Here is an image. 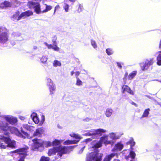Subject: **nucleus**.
<instances>
[{"mask_svg":"<svg viewBox=\"0 0 161 161\" xmlns=\"http://www.w3.org/2000/svg\"><path fill=\"white\" fill-rule=\"evenodd\" d=\"M0 132L7 135H8L9 132H10L20 137H25L17 129L10 126L7 122L1 120H0Z\"/></svg>","mask_w":161,"mask_h":161,"instance_id":"1","label":"nucleus"},{"mask_svg":"<svg viewBox=\"0 0 161 161\" xmlns=\"http://www.w3.org/2000/svg\"><path fill=\"white\" fill-rule=\"evenodd\" d=\"M75 147V146L67 147L60 145L58 147H53L49 149L48 154V156H50L55 155L57 153L58 157H61L63 154L67 153L69 150Z\"/></svg>","mask_w":161,"mask_h":161,"instance_id":"2","label":"nucleus"},{"mask_svg":"<svg viewBox=\"0 0 161 161\" xmlns=\"http://www.w3.org/2000/svg\"><path fill=\"white\" fill-rule=\"evenodd\" d=\"M15 144V141L11 140L8 136L0 135V148L5 149L7 147L14 148Z\"/></svg>","mask_w":161,"mask_h":161,"instance_id":"3","label":"nucleus"},{"mask_svg":"<svg viewBox=\"0 0 161 161\" xmlns=\"http://www.w3.org/2000/svg\"><path fill=\"white\" fill-rule=\"evenodd\" d=\"M103 155L96 152H92L87 155L86 161H101Z\"/></svg>","mask_w":161,"mask_h":161,"instance_id":"4","label":"nucleus"},{"mask_svg":"<svg viewBox=\"0 0 161 161\" xmlns=\"http://www.w3.org/2000/svg\"><path fill=\"white\" fill-rule=\"evenodd\" d=\"M8 31L7 29L3 27H0V43H4L8 40Z\"/></svg>","mask_w":161,"mask_h":161,"instance_id":"5","label":"nucleus"},{"mask_svg":"<svg viewBox=\"0 0 161 161\" xmlns=\"http://www.w3.org/2000/svg\"><path fill=\"white\" fill-rule=\"evenodd\" d=\"M103 143L105 145L109 144L113 145L114 144V142L113 141H110L108 140V136H104L101 137L100 141L96 144L95 145V148H98L101 147L102 146V144Z\"/></svg>","mask_w":161,"mask_h":161,"instance_id":"6","label":"nucleus"},{"mask_svg":"<svg viewBox=\"0 0 161 161\" xmlns=\"http://www.w3.org/2000/svg\"><path fill=\"white\" fill-rule=\"evenodd\" d=\"M28 5L30 8H34L35 11L37 14L42 13V8H41L40 5L38 3L30 1L28 3Z\"/></svg>","mask_w":161,"mask_h":161,"instance_id":"7","label":"nucleus"},{"mask_svg":"<svg viewBox=\"0 0 161 161\" xmlns=\"http://www.w3.org/2000/svg\"><path fill=\"white\" fill-rule=\"evenodd\" d=\"M70 136L73 137L75 138V139H78L79 140H68L65 141L64 143V145H68L69 144H75L77 143L80 141V139L81 138V137L78 134H75L74 133H72L70 134Z\"/></svg>","mask_w":161,"mask_h":161,"instance_id":"8","label":"nucleus"},{"mask_svg":"<svg viewBox=\"0 0 161 161\" xmlns=\"http://www.w3.org/2000/svg\"><path fill=\"white\" fill-rule=\"evenodd\" d=\"M153 63V58L151 59L150 60H147L144 62L140 64L142 69L144 71L147 70L149 67L152 65Z\"/></svg>","mask_w":161,"mask_h":161,"instance_id":"9","label":"nucleus"},{"mask_svg":"<svg viewBox=\"0 0 161 161\" xmlns=\"http://www.w3.org/2000/svg\"><path fill=\"white\" fill-rule=\"evenodd\" d=\"M47 85L49 88L51 95L53 94L56 90V86L53 81L49 78H47Z\"/></svg>","mask_w":161,"mask_h":161,"instance_id":"10","label":"nucleus"},{"mask_svg":"<svg viewBox=\"0 0 161 161\" xmlns=\"http://www.w3.org/2000/svg\"><path fill=\"white\" fill-rule=\"evenodd\" d=\"M3 117L10 124L13 125L17 123V120L16 118L11 115H4Z\"/></svg>","mask_w":161,"mask_h":161,"instance_id":"11","label":"nucleus"},{"mask_svg":"<svg viewBox=\"0 0 161 161\" xmlns=\"http://www.w3.org/2000/svg\"><path fill=\"white\" fill-rule=\"evenodd\" d=\"M23 128L27 130L32 131L34 130L35 127L32 126L28 125L26 124L23 125V127H21V131L22 134H23L24 135V136L25 137V136H27V134L26 132L23 130Z\"/></svg>","mask_w":161,"mask_h":161,"instance_id":"12","label":"nucleus"},{"mask_svg":"<svg viewBox=\"0 0 161 161\" xmlns=\"http://www.w3.org/2000/svg\"><path fill=\"white\" fill-rule=\"evenodd\" d=\"M92 132L93 133V138H96L102 135L103 133L106 132V131L103 129H93V131Z\"/></svg>","mask_w":161,"mask_h":161,"instance_id":"13","label":"nucleus"},{"mask_svg":"<svg viewBox=\"0 0 161 161\" xmlns=\"http://www.w3.org/2000/svg\"><path fill=\"white\" fill-rule=\"evenodd\" d=\"M33 142V147L35 148H38L43 145V141L40 139H35L32 140Z\"/></svg>","mask_w":161,"mask_h":161,"instance_id":"14","label":"nucleus"},{"mask_svg":"<svg viewBox=\"0 0 161 161\" xmlns=\"http://www.w3.org/2000/svg\"><path fill=\"white\" fill-rule=\"evenodd\" d=\"M123 134V133H119L111 132L109 134L108 136L109 138L113 140H116L120 138V136Z\"/></svg>","mask_w":161,"mask_h":161,"instance_id":"15","label":"nucleus"},{"mask_svg":"<svg viewBox=\"0 0 161 161\" xmlns=\"http://www.w3.org/2000/svg\"><path fill=\"white\" fill-rule=\"evenodd\" d=\"M23 148V152L21 153H19V154L20 158L18 161H24V158L27 155V150L28 149V148Z\"/></svg>","mask_w":161,"mask_h":161,"instance_id":"16","label":"nucleus"},{"mask_svg":"<svg viewBox=\"0 0 161 161\" xmlns=\"http://www.w3.org/2000/svg\"><path fill=\"white\" fill-rule=\"evenodd\" d=\"M123 147V145L120 142H119L116 144L112 151L117 152L121 150Z\"/></svg>","mask_w":161,"mask_h":161,"instance_id":"17","label":"nucleus"},{"mask_svg":"<svg viewBox=\"0 0 161 161\" xmlns=\"http://www.w3.org/2000/svg\"><path fill=\"white\" fill-rule=\"evenodd\" d=\"M44 130L42 128H40L37 129L33 134V136H37L40 137L43 133Z\"/></svg>","mask_w":161,"mask_h":161,"instance_id":"18","label":"nucleus"},{"mask_svg":"<svg viewBox=\"0 0 161 161\" xmlns=\"http://www.w3.org/2000/svg\"><path fill=\"white\" fill-rule=\"evenodd\" d=\"M31 117L34 122L36 124H38L39 123V119L37 116V114L35 113H33L31 115Z\"/></svg>","mask_w":161,"mask_h":161,"instance_id":"19","label":"nucleus"},{"mask_svg":"<svg viewBox=\"0 0 161 161\" xmlns=\"http://www.w3.org/2000/svg\"><path fill=\"white\" fill-rule=\"evenodd\" d=\"M122 88L123 90V93H124L125 92H126L132 95H133V91L130 89V87L126 85H124L122 86Z\"/></svg>","mask_w":161,"mask_h":161,"instance_id":"20","label":"nucleus"},{"mask_svg":"<svg viewBox=\"0 0 161 161\" xmlns=\"http://www.w3.org/2000/svg\"><path fill=\"white\" fill-rule=\"evenodd\" d=\"M23 148H20L19 149L16 150L12 152H10L8 153V154L12 156H14V153H17L16 155H19V153H21L22 152H23Z\"/></svg>","mask_w":161,"mask_h":161,"instance_id":"21","label":"nucleus"},{"mask_svg":"<svg viewBox=\"0 0 161 161\" xmlns=\"http://www.w3.org/2000/svg\"><path fill=\"white\" fill-rule=\"evenodd\" d=\"M113 112L114 111L112 109L108 108L105 111V115L108 117H109L111 116Z\"/></svg>","mask_w":161,"mask_h":161,"instance_id":"22","label":"nucleus"},{"mask_svg":"<svg viewBox=\"0 0 161 161\" xmlns=\"http://www.w3.org/2000/svg\"><path fill=\"white\" fill-rule=\"evenodd\" d=\"M43 8H45V9L42 10V13H45L50 10L52 8V7L51 5H48L47 4H45L43 6Z\"/></svg>","mask_w":161,"mask_h":161,"instance_id":"23","label":"nucleus"},{"mask_svg":"<svg viewBox=\"0 0 161 161\" xmlns=\"http://www.w3.org/2000/svg\"><path fill=\"white\" fill-rule=\"evenodd\" d=\"M116 154V153H113L107 155L104 158L103 161H110L111 159Z\"/></svg>","mask_w":161,"mask_h":161,"instance_id":"24","label":"nucleus"},{"mask_svg":"<svg viewBox=\"0 0 161 161\" xmlns=\"http://www.w3.org/2000/svg\"><path fill=\"white\" fill-rule=\"evenodd\" d=\"M19 14V12H17L15 15H13V18L15 19H17V20H19L21 19L22 17H24V15H22V13L19 16H18Z\"/></svg>","mask_w":161,"mask_h":161,"instance_id":"25","label":"nucleus"},{"mask_svg":"<svg viewBox=\"0 0 161 161\" xmlns=\"http://www.w3.org/2000/svg\"><path fill=\"white\" fill-rule=\"evenodd\" d=\"M150 111V109L149 108L147 109H145L144 111L143 114H142V117H147L148 116V114H149V111Z\"/></svg>","mask_w":161,"mask_h":161,"instance_id":"26","label":"nucleus"},{"mask_svg":"<svg viewBox=\"0 0 161 161\" xmlns=\"http://www.w3.org/2000/svg\"><path fill=\"white\" fill-rule=\"evenodd\" d=\"M33 14V12L31 11H28L22 13V15H24V16L28 17L32 15Z\"/></svg>","mask_w":161,"mask_h":161,"instance_id":"27","label":"nucleus"},{"mask_svg":"<svg viewBox=\"0 0 161 161\" xmlns=\"http://www.w3.org/2000/svg\"><path fill=\"white\" fill-rule=\"evenodd\" d=\"M159 55L157 57V64L159 65H161V51L158 52Z\"/></svg>","mask_w":161,"mask_h":161,"instance_id":"28","label":"nucleus"},{"mask_svg":"<svg viewBox=\"0 0 161 161\" xmlns=\"http://www.w3.org/2000/svg\"><path fill=\"white\" fill-rule=\"evenodd\" d=\"M63 140H55L53 142V144L54 146H57L63 142Z\"/></svg>","mask_w":161,"mask_h":161,"instance_id":"29","label":"nucleus"},{"mask_svg":"<svg viewBox=\"0 0 161 161\" xmlns=\"http://www.w3.org/2000/svg\"><path fill=\"white\" fill-rule=\"evenodd\" d=\"M136 71H133L129 74L128 77L129 79L130 80L132 79L136 76Z\"/></svg>","mask_w":161,"mask_h":161,"instance_id":"30","label":"nucleus"},{"mask_svg":"<svg viewBox=\"0 0 161 161\" xmlns=\"http://www.w3.org/2000/svg\"><path fill=\"white\" fill-rule=\"evenodd\" d=\"M61 64V62L57 60H54L53 63V66L55 67H57L58 66H60Z\"/></svg>","mask_w":161,"mask_h":161,"instance_id":"31","label":"nucleus"},{"mask_svg":"<svg viewBox=\"0 0 161 161\" xmlns=\"http://www.w3.org/2000/svg\"><path fill=\"white\" fill-rule=\"evenodd\" d=\"M4 5L3 7H10L11 6V4L9 2L5 1L3 3Z\"/></svg>","mask_w":161,"mask_h":161,"instance_id":"32","label":"nucleus"},{"mask_svg":"<svg viewBox=\"0 0 161 161\" xmlns=\"http://www.w3.org/2000/svg\"><path fill=\"white\" fill-rule=\"evenodd\" d=\"M76 84L78 86H81L82 85V82L77 77H76Z\"/></svg>","mask_w":161,"mask_h":161,"instance_id":"33","label":"nucleus"},{"mask_svg":"<svg viewBox=\"0 0 161 161\" xmlns=\"http://www.w3.org/2000/svg\"><path fill=\"white\" fill-rule=\"evenodd\" d=\"M69 6L67 3H64L63 5V7L64 9L65 10V12H68L69 9Z\"/></svg>","mask_w":161,"mask_h":161,"instance_id":"34","label":"nucleus"},{"mask_svg":"<svg viewBox=\"0 0 161 161\" xmlns=\"http://www.w3.org/2000/svg\"><path fill=\"white\" fill-rule=\"evenodd\" d=\"M93 131V130H89L88 132H87L84 135L85 136H92L93 137V132H92Z\"/></svg>","mask_w":161,"mask_h":161,"instance_id":"35","label":"nucleus"},{"mask_svg":"<svg viewBox=\"0 0 161 161\" xmlns=\"http://www.w3.org/2000/svg\"><path fill=\"white\" fill-rule=\"evenodd\" d=\"M106 52L109 55H111L113 53V51L110 48H108L106 50Z\"/></svg>","mask_w":161,"mask_h":161,"instance_id":"36","label":"nucleus"},{"mask_svg":"<svg viewBox=\"0 0 161 161\" xmlns=\"http://www.w3.org/2000/svg\"><path fill=\"white\" fill-rule=\"evenodd\" d=\"M45 121V117L42 115L41 116V120L39 121V125H42L43 123Z\"/></svg>","mask_w":161,"mask_h":161,"instance_id":"37","label":"nucleus"},{"mask_svg":"<svg viewBox=\"0 0 161 161\" xmlns=\"http://www.w3.org/2000/svg\"><path fill=\"white\" fill-rule=\"evenodd\" d=\"M135 143V142L133 141V139H131L127 143V144H130V145L131 147L134 146Z\"/></svg>","mask_w":161,"mask_h":161,"instance_id":"38","label":"nucleus"},{"mask_svg":"<svg viewBox=\"0 0 161 161\" xmlns=\"http://www.w3.org/2000/svg\"><path fill=\"white\" fill-rule=\"evenodd\" d=\"M50 158L49 157H42L40 161H49Z\"/></svg>","mask_w":161,"mask_h":161,"instance_id":"39","label":"nucleus"},{"mask_svg":"<svg viewBox=\"0 0 161 161\" xmlns=\"http://www.w3.org/2000/svg\"><path fill=\"white\" fill-rule=\"evenodd\" d=\"M47 58L46 56H43L41 59V60L42 63H45L47 61Z\"/></svg>","mask_w":161,"mask_h":161,"instance_id":"40","label":"nucleus"},{"mask_svg":"<svg viewBox=\"0 0 161 161\" xmlns=\"http://www.w3.org/2000/svg\"><path fill=\"white\" fill-rule=\"evenodd\" d=\"M130 155L131 158L132 159L134 158L136 156V154L134 152L132 151H130Z\"/></svg>","mask_w":161,"mask_h":161,"instance_id":"41","label":"nucleus"},{"mask_svg":"<svg viewBox=\"0 0 161 161\" xmlns=\"http://www.w3.org/2000/svg\"><path fill=\"white\" fill-rule=\"evenodd\" d=\"M91 44L92 45L94 48H97V44L95 41L92 40L91 41Z\"/></svg>","mask_w":161,"mask_h":161,"instance_id":"42","label":"nucleus"},{"mask_svg":"<svg viewBox=\"0 0 161 161\" xmlns=\"http://www.w3.org/2000/svg\"><path fill=\"white\" fill-rule=\"evenodd\" d=\"M54 50L57 51H58L59 50V48L58 47L56 44L53 45V48Z\"/></svg>","mask_w":161,"mask_h":161,"instance_id":"43","label":"nucleus"},{"mask_svg":"<svg viewBox=\"0 0 161 161\" xmlns=\"http://www.w3.org/2000/svg\"><path fill=\"white\" fill-rule=\"evenodd\" d=\"M44 44L47 47L48 49L53 48V46L51 44H48L47 42H44Z\"/></svg>","mask_w":161,"mask_h":161,"instance_id":"44","label":"nucleus"},{"mask_svg":"<svg viewBox=\"0 0 161 161\" xmlns=\"http://www.w3.org/2000/svg\"><path fill=\"white\" fill-rule=\"evenodd\" d=\"M13 35H14V36H20L21 34L20 33L14 32L13 33Z\"/></svg>","mask_w":161,"mask_h":161,"instance_id":"45","label":"nucleus"},{"mask_svg":"<svg viewBox=\"0 0 161 161\" xmlns=\"http://www.w3.org/2000/svg\"><path fill=\"white\" fill-rule=\"evenodd\" d=\"M47 145L48 146H53V142H47Z\"/></svg>","mask_w":161,"mask_h":161,"instance_id":"46","label":"nucleus"},{"mask_svg":"<svg viewBox=\"0 0 161 161\" xmlns=\"http://www.w3.org/2000/svg\"><path fill=\"white\" fill-rule=\"evenodd\" d=\"M92 140V139L91 138H88V139H85L84 141V142L87 143L88 142H90Z\"/></svg>","mask_w":161,"mask_h":161,"instance_id":"47","label":"nucleus"},{"mask_svg":"<svg viewBox=\"0 0 161 161\" xmlns=\"http://www.w3.org/2000/svg\"><path fill=\"white\" fill-rule=\"evenodd\" d=\"M56 38L55 37H54L53 39L52 40V41L53 43V45H54L55 44H56Z\"/></svg>","mask_w":161,"mask_h":161,"instance_id":"48","label":"nucleus"},{"mask_svg":"<svg viewBox=\"0 0 161 161\" xmlns=\"http://www.w3.org/2000/svg\"><path fill=\"white\" fill-rule=\"evenodd\" d=\"M80 74V72H79V71L76 72L75 73V75L76 76V77H78V76H79V75Z\"/></svg>","mask_w":161,"mask_h":161,"instance_id":"49","label":"nucleus"},{"mask_svg":"<svg viewBox=\"0 0 161 161\" xmlns=\"http://www.w3.org/2000/svg\"><path fill=\"white\" fill-rule=\"evenodd\" d=\"M59 8V5H57L56 6L55 8V10L54 11V13H55V12H56V9H58Z\"/></svg>","mask_w":161,"mask_h":161,"instance_id":"50","label":"nucleus"},{"mask_svg":"<svg viewBox=\"0 0 161 161\" xmlns=\"http://www.w3.org/2000/svg\"><path fill=\"white\" fill-rule=\"evenodd\" d=\"M90 120V119L89 118H86L84 119V121H89Z\"/></svg>","mask_w":161,"mask_h":161,"instance_id":"51","label":"nucleus"},{"mask_svg":"<svg viewBox=\"0 0 161 161\" xmlns=\"http://www.w3.org/2000/svg\"><path fill=\"white\" fill-rule=\"evenodd\" d=\"M118 66L120 68H122V66L120 63H117Z\"/></svg>","mask_w":161,"mask_h":161,"instance_id":"52","label":"nucleus"},{"mask_svg":"<svg viewBox=\"0 0 161 161\" xmlns=\"http://www.w3.org/2000/svg\"><path fill=\"white\" fill-rule=\"evenodd\" d=\"M85 147V146H84L80 150V151L79 152V153H82L83 151L84 150V148Z\"/></svg>","mask_w":161,"mask_h":161,"instance_id":"53","label":"nucleus"},{"mask_svg":"<svg viewBox=\"0 0 161 161\" xmlns=\"http://www.w3.org/2000/svg\"><path fill=\"white\" fill-rule=\"evenodd\" d=\"M85 147V146H84L80 150V151L79 152V153H82L83 151L84 150V148Z\"/></svg>","mask_w":161,"mask_h":161,"instance_id":"54","label":"nucleus"},{"mask_svg":"<svg viewBox=\"0 0 161 161\" xmlns=\"http://www.w3.org/2000/svg\"><path fill=\"white\" fill-rule=\"evenodd\" d=\"M19 118L21 120H24L25 118L23 116H19Z\"/></svg>","mask_w":161,"mask_h":161,"instance_id":"55","label":"nucleus"},{"mask_svg":"<svg viewBox=\"0 0 161 161\" xmlns=\"http://www.w3.org/2000/svg\"><path fill=\"white\" fill-rule=\"evenodd\" d=\"M74 73H75V72H74V71H71V74H71V76H72L74 74Z\"/></svg>","mask_w":161,"mask_h":161,"instance_id":"56","label":"nucleus"},{"mask_svg":"<svg viewBox=\"0 0 161 161\" xmlns=\"http://www.w3.org/2000/svg\"><path fill=\"white\" fill-rule=\"evenodd\" d=\"M70 1L75 2L76 0H69Z\"/></svg>","mask_w":161,"mask_h":161,"instance_id":"57","label":"nucleus"},{"mask_svg":"<svg viewBox=\"0 0 161 161\" xmlns=\"http://www.w3.org/2000/svg\"><path fill=\"white\" fill-rule=\"evenodd\" d=\"M113 161H120L119 160L117 159H114Z\"/></svg>","mask_w":161,"mask_h":161,"instance_id":"58","label":"nucleus"},{"mask_svg":"<svg viewBox=\"0 0 161 161\" xmlns=\"http://www.w3.org/2000/svg\"><path fill=\"white\" fill-rule=\"evenodd\" d=\"M127 73H126L125 75V77L127 76Z\"/></svg>","mask_w":161,"mask_h":161,"instance_id":"59","label":"nucleus"},{"mask_svg":"<svg viewBox=\"0 0 161 161\" xmlns=\"http://www.w3.org/2000/svg\"><path fill=\"white\" fill-rule=\"evenodd\" d=\"M132 104H134V105H136V104L135 103H134L133 102V103H132Z\"/></svg>","mask_w":161,"mask_h":161,"instance_id":"60","label":"nucleus"},{"mask_svg":"<svg viewBox=\"0 0 161 161\" xmlns=\"http://www.w3.org/2000/svg\"><path fill=\"white\" fill-rule=\"evenodd\" d=\"M159 105H160V106L161 107V103L160 104H159Z\"/></svg>","mask_w":161,"mask_h":161,"instance_id":"61","label":"nucleus"},{"mask_svg":"<svg viewBox=\"0 0 161 161\" xmlns=\"http://www.w3.org/2000/svg\"><path fill=\"white\" fill-rule=\"evenodd\" d=\"M56 159H58V158H56V157H55Z\"/></svg>","mask_w":161,"mask_h":161,"instance_id":"62","label":"nucleus"},{"mask_svg":"<svg viewBox=\"0 0 161 161\" xmlns=\"http://www.w3.org/2000/svg\"><path fill=\"white\" fill-rule=\"evenodd\" d=\"M132 161V160H131V161Z\"/></svg>","mask_w":161,"mask_h":161,"instance_id":"63","label":"nucleus"}]
</instances>
